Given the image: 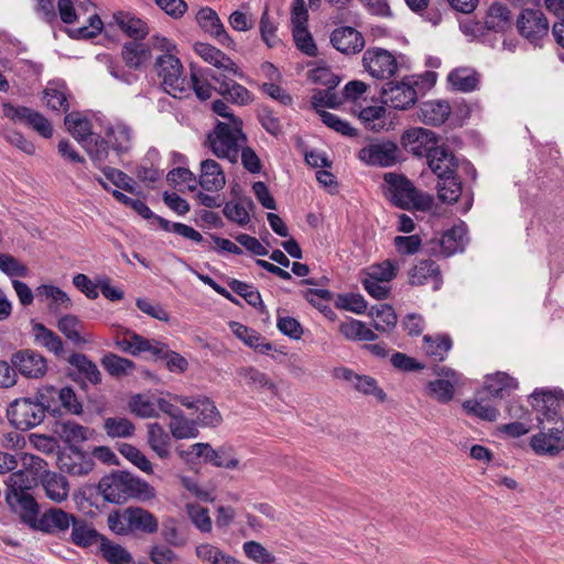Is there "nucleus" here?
Returning a JSON list of instances; mask_svg holds the SVG:
<instances>
[{
	"label": "nucleus",
	"mask_w": 564,
	"mask_h": 564,
	"mask_svg": "<svg viewBox=\"0 0 564 564\" xmlns=\"http://www.w3.org/2000/svg\"><path fill=\"white\" fill-rule=\"evenodd\" d=\"M191 85L196 97L202 101L209 99L213 91L223 96L227 102L238 106H247L252 101V94L245 86L226 74H216L212 69H206L198 75L192 68Z\"/></svg>",
	"instance_id": "f257e3e1"
},
{
	"label": "nucleus",
	"mask_w": 564,
	"mask_h": 564,
	"mask_svg": "<svg viewBox=\"0 0 564 564\" xmlns=\"http://www.w3.org/2000/svg\"><path fill=\"white\" fill-rule=\"evenodd\" d=\"M96 489L105 501L112 505H123L131 498L154 497V488L128 470H113L105 475Z\"/></svg>",
	"instance_id": "f03ea898"
},
{
	"label": "nucleus",
	"mask_w": 564,
	"mask_h": 564,
	"mask_svg": "<svg viewBox=\"0 0 564 564\" xmlns=\"http://www.w3.org/2000/svg\"><path fill=\"white\" fill-rule=\"evenodd\" d=\"M426 163L432 172L437 175V196L443 203L454 204L463 192V185L456 175L459 161L446 145H436L427 154Z\"/></svg>",
	"instance_id": "7ed1b4c3"
},
{
	"label": "nucleus",
	"mask_w": 564,
	"mask_h": 564,
	"mask_svg": "<svg viewBox=\"0 0 564 564\" xmlns=\"http://www.w3.org/2000/svg\"><path fill=\"white\" fill-rule=\"evenodd\" d=\"M390 204L403 210L426 213L432 209L434 197L416 188L404 174L390 172Z\"/></svg>",
	"instance_id": "20e7f679"
},
{
	"label": "nucleus",
	"mask_w": 564,
	"mask_h": 564,
	"mask_svg": "<svg viewBox=\"0 0 564 564\" xmlns=\"http://www.w3.org/2000/svg\"><path fill=\"white\" fill-rule=\"evenodd\" d=\"M23 471H17L9 476L6 481L4 499L10 510L20 516L23 523L31 529L35 525L40 513V506L35 498L23 486Z\"/></svg>",
	"instance_id": "39448f33"
},
{
	"label": "nucleus",
	"mask_w": 564,
	"mask_h": 564,
	"mask_svg": "<svg viewBox=\"0 0 564 564\" xmlns=\"http://www.w3.org/2000/svg\"><path fill=\"white\" fill-rule=\"evenodd\" d=\"M176 452L186 464H195L197 459L203 458L204 463L219 468L235 469L239 466L234 447L229 445L213 448L209 443H196L189 449L176 448Z\"/></svg>",
	"instance_id": "423d86ee"
},
{
	"label": "nucleus",
	"mask_w": 564,
	"mask_h": 564,
	"mask_svg": "<svg viewBox=\"0 0 564 564\" xmlns=\"http://www.w3.org/2000/svg\"><path fill=\"white\" fill-rule=\"evenodd\" d=\"M44 408L33 398L13 400L7 409L9 423L17 430L29 431L39 426L45 419Z\"/></svg>",
	"instance_id": "0eeeda50"
},
{
	"label": "nucleus",
	"mask_w": 564,
	"mask_h": 564,
	"mask_svg": "<svg viewBox=\"0 0 564 564\" xmlns=\"http://www.w3.org/2000/svg\"><path fill=\"white\" fill-rule=\"evenodd\" d=\"M239 141L245 142L242 135L236 131V127L223 121H217L214 131L207 135L213 153L219 159H229L231 162L237 161Z\"/></svg>",
	"instance_id": "6e6552de"
},
{
	"label": "nucleus",
	"mask_w": 564,
	"mask_h": 564,
	"mask_svg": "<svg viewBox=\"0 0 564 564\" xmlns=\"http://www.w3.org/2000/svg\"><path fill=\"white\" fill-rule=\"evenodd\" d=\"M516 28L520 36L536 47L549 35L550 23L540 9L524 8L517 17Z\"/></svg>",
	"instance_id": "1a4fd4ad"
},
{
	"label": "nucleus",
	"mask_w": 564,
	"mask_h": 564,
	"mask_svg": "<svg viewBox=\"0 0 564 564\" xmlns=\"http://www.w3.org/2000/svg\"><path fill=\"white\" fill-rule=\"evenodd\" d=\"M155 69L162 78V86L173 97L186 91V78L183 76V65L173 54H163L156 58Z\"/></svg>",
	"instance_id": "9d476101"
},
{
	"label": "nucleus",
	"mask_w": 564,
	"mask_h": 564,
	"mask_svg": "<svg viewBox=\"0 0 564 564\" xmlns=\"http://www.w3.org/2000/svg\"><path fill=\"white\" fill-rule=\"evenodd\" d=\"M2 110L4 117L13 122L23 123L32 128L41 137L50 139L53 135L51 122L41 112L26 106H13L11 102H4Z\"/></svg>",
	"instance_id": "9b49d317"
},
{
	"label": "nucleus",
	"mask_w": 564,
	"mask_h": 564,
	"mask_svg": "<svg viewBox=\"0 0 564 564\" xmlns=\"http://www.w3.org/2000/svg\"><path fill=\"white\" fill-rule=\"evenodd\" d=\"M531 405L539 412L540 424L563 420L560 409L564 404V392L562 390H535L530 395Z\"/></svg>",
	"instance_id": "f8f14e48"
},
{
	"label": "nucleus",
	"mask_w": 564,
	"mask_h": 564,
	"mask_svg": "<svg viewBox=\"0 0 564 564\" xmlns=\"http://www.w3.org/2000/svg\"><path fill=\"white\" fill-rule=\"evenodd\" d=\"M11 365L25 378L39 379L47 371L46 359L32 349H21L12 354Z\"/></svg>",
	"instance_id": "ddd939ff"
},
{
	"label": "nucleus",
	"mask_w": 564,
	"mask_h": 564,
	"mask_svg": "<svg viewBox=\"0 0 564 564\" xmlns=\"http://www.w3.org/2000/svg\"><path fill=\"white\" fill-rule=\"evenodd\" d=\"M436 143H438L436 133L424 128H412L401 135L402 148L417 158H427Z\"/></svg>",
	"instance_id": "4468645a"
},
{
	"label": "nucleus",
	"mask_w": 564,
	"mask_h": 564,
	"mask_svg": "<svg viewBox=\"0 0 564 564\" xmlns=\"http://www.w3.org/2000/svg\"><path fill=\"white\" fill-rule=\"evenodd\" d=\"M334 375L336 378L348 382L356 391L365 395H373L378 402H383L387 398L383 389L378 387L377 380L370 376L358 375L345 367L336 368Z\"/></svg>",
	"instance_id": "2eb2a0df"
},
{
	"label": "nucleus",
	"mask_w": 564,
	"mask_h": 564,
	"mask_svg": "<svg viewBox=\"0 0 564 564\" xmlns=\"http://www.w3.org/2000/svg\"><path fill=\"white\" fill-rule=\"evenodd\" d=\"M194 51L208 64L231 74L239 78H243V73L239 66L224 52L212 44L197 42L194 45Z\"/></svg>",
	"instance_id": "dca6fc26"
},
{
	"label": "nucleus",
	"mask_w": 564,
	"mask_h": 564,
	"mask_svg": "<svg viewBox=\"0 0 564 564\" xmlns=\"http://www.w3.org/2000/svg\"><path fill=\"white\" fill-rule=\"evenodd\" d=\"M58 467L72 476L88 475L95 467V460L77 446L69 447L68 454L58 456Z\"/></svg>",
	"instance_id": "f3484780"
},
{
	"label": "nucleus",
	"mask_w": 564,
	"mask_h": 564,
	"mask_svg": "<svg viewBox=\"0 0 564 564\" xmlns=\"http://www.w3.org/2000/svg\"><path fill=\"white\" fill-rule=\"evenodd\" d=\"M198 25L214 36L218 43L227 48H234L235 42L227 33L216 11L206 7L202 8L196 15Z\"/></svg>",
	"instance_id": "a211bd4d"
},
{
	"label": "nucleus",
	"mask_w": 564,
	"mask_h": 564,
	"mask_svg": "<svg viewBox=\"0 0 564 564\" xmlns=\"http://www.w3.org/2000/svg\"><path fill=\"white\" fill-rule=\"evenodd\" d=\"M332 45L344 54L359 53L365 46L362 34L351 26L335 29L330 34Z\"/></svg>",
	"instance_id": "6ab92c4d"
},
{
	"label": "nucleus",
	"mask_w": 564,
	"mask_h": 564,
	"mask_svg": "<svg viewBox=\"0 0 564 564\" xmlns=\"http://www.w3.org/2000/svg\"><path fill=\"white\" fill-rule=\"evenodd\" d=\"M67 361L72 367V369L68 371V376L73 380H77V378L85 379L94 386L101 382V373L97 365L85 354L73 352L68 357Z\"/></svg>",
	"instance_id": "aec40b11"
},
{
	"label": "nucleus",
	"mask_w": 564,
	"mask_h": 564,
	"mask_svg": "<svg viewBox=\"0 0 564 564\" xmlns=\"http://www.w3.org/2000/svg\"><path fill=\"white\" fill-rule=\"evenodd\" d=\"M142 41H128L121 47L122 61L130 69L139 70L152 58L151 45Z\"/></svg>",
	"instance_id": "412c9836"
},
{
	"label": "nucleus",
	"mask_w": 564,
	"mask_h": 564,
	"mask_svg": "<svg viewBox=\"0 0 564 564\" xmlns=\"http://www.w3.org/2000/svg\"><path fill=\"white\" fill-rule=\"evenodd\" d=\"M73 519H76V517L62 509L51 508L44 512L40 519L37 518L33 529L45 533L65 531L70 523L73 524Z\"/></svg>",
	"instance_id": "4be33fe9"
},
{
	"label": "nucleus",
	"mask_w": 564,
	"mask_h": 564,
	"mask_svg": "<svg viewBox=\"0 0 564 564\" xmlns=\"http://www.w3.org/2000/svg\"><path fill=\"white\" fill-rule=\"evenodd\" d=\"M113 20L131 41L144 40L150 33L147 22L130 12L118 11L113 14Z\"/></svg>",
	"instance_id": "5701e85b"
},
{
	"label": "nucleus",
	"mask_w": 564,
	"mask_h": 564,
	"mask_svg": "<svg viewBox=\"0 0 564 564\" xmlns=\"http://www.w3.org/2000/svg\"><path fill=\"white\" fill-rule=\"evenodd\" d=\"M384 282H388V260L379 265L370 267L362 280L366 291L377 300H382L388 294V288L381 285Z\"/></svg>",
	"instance_id": "b1692460"
},
{
	"label": "nucleus",
	"mask_w": 564,
	"mask_h": 564,
	"mask_svg": "<svg viewBox=\"0 0 564 564\" xmlns=\"http://www.w3.org/2000/svg\"><path fill=\"white\" fill-rule=\"evenodd\" d=\"M451 106L446 100H429L420 106V119L430 126L443 124L451 115Z\"/></svg>",
	"instance_id": "393cba45"
},
{
	"label": "nucleus",
	"mask_w": 564,
	"mask_h": 564,
	"mask_svg": "<svg viewBox=\"0 0 564 564\" xmlns=\"http://www.w3.org/2000/svg\"><path fill=\"white\" fill-rule=\"evenodd\" d=\"M229 328L236 337L242 340L247 346L261 354H269V351L273 349L272 344L264 341L265 338L259 332L249 328L239 322H230Z\"/></svg>",
	"instance_id": "a878e982"
},
{
	"label": "nucleus",
	"mask_w": 564,
	"mask_h": 564,
	"mask_svg": "<svg viewBox=\"0 0 564 564\" xmlns=\"http://www.w3.org/2000/svg\"><path fill=\"white\" fill-rule=\"evenodd\" d=\"M199 185L207 192L221 189L225 184V174L219 163L207 159L200 163Z\"/></svg>",
	"instance_id": "bb28decb"
},
{
	"label": "nucleus",
	"mask_w": 564,
	"mask_h": 564,
	"mask_svg": "<svg viewBox=\"0 0 564 564\" xmlns=\"http://www.w3.org/2000/svg\"><path fill=\"white\" fill-rule=\"evenodd\" d=\"M126 520L130 529L144 533H155L159 529L158 519L148 510L139 507H129L124 511Z\"/></svg>",
	"instance_id": "cd10ccee"
},
{
	"label": "nucleus",
	"mask_w": 564,
	"mask_h": 564,
	"mask_svg": "<svg viewBox=\"0 0 564 564\" xmlns=\"http://www.w3.org/2000/svg\"><path fill=\"white\" fill-rule=\"evenodd\" d=\"M72 542L80 547H89L96 543L101 544L105 535L100 534L91 524L84 519H73Z\"/></svg>",
	"instance_id": "c85d7f7f"
},
{
	"label": "nucleus",
	"mask_w": 564,
	"mask_h": 564,
	"mask_svg": "<svg viewBox=\"0 0 564 564\" xmlns=\"http://www.w3.org/2000/svg\"><path fill=\"white\" fill-rule=\"evenodd\" d=\"M236 373L240 380L250 388L257 390L267 389L274 395L278 393L276 384L268 377L267 373L260 371L256 367H239L237 368Z\"/></svg>",
	"instance_id": "c756f323"
},
{
	"label": "nucleus",
	"mask_w": 564,
	"mask_h": 564,
	"mask_svg": "<svg viewBox=\"0 0 564 564\" xmlns=\"http://www.w3.org/2000/svg\"><path fill=\"white\" fill-rule=\"evenodd\" d=\"M512 25V17L509 8L502 3L494 2L486 15V30L494 32H506Z\"/></svg>",
	"instance_id": "7c9ffc66"
},
{
	"label": "nucleus",
	"mask_w": 564,
	"mask_h": 564,
	"mask_svg": "<svg viewBox=\"0 0 564 564\" xmlns=\"http://www.w3.org/2000/svg\"><path fill=\"white\" fill-rule=\"evenodd\" d=\"M416 90L411 84L390 80V108L405 110L416 102Z\"/></svg>",
	"instance_id": "2f4dec72"
},
{
	"label": "nucleus",
	"mask_w": 564,
	"mask_h": 564,
	"mask_svg": "<svg viewBox=\"0 0 564 564\" xmlns=\"http://www.w3.org/2000/svg\"><path fill=\"white\" fill-rule=\"evenodd\" d=\"M105 135L118 156L131 149L132 130L124 123H117L106 130Z\"/></svg>",
	"instance_id": "473e14b6"
},
{
	"label": "nucleus",
	"mask_w": 564,
	"mask_h": 564,
	"mask_svg": "<svg viewBox=\"0 0 564 564\" xmlns=\"http://www.w3.org/2000/svg\"><path fill=\"white\" fill-rule=\"evenodd\" d=\"M530 445L538 455L555 457L564 451V437L547 435L541 431L531 437Z\"/></svg>",
	"instance_id": "72a5a7b5"
},
{
	"label": "nucleus",
	"mask_w": 564,
	"mask_h": 564,
	"mask_svg": "<svg viewBox=\"0 0 564 564\" xmlns=\"http://www.w3.org/2000/svg\"><path fill=\"white\" fill-rule=\"evenodd\" d=\"M56 433L65 443L72 446L85 442L88 438V429L70 420L57 421L54 425Z\"/></svg>",
	"instance_id": "f704fd0d"
},
{
	"label": "nucleus",
	"mask_w": 564,
	"mask_h": 564,
	"mask_svg": "<svg viewBox=\"0 0 564 564\" xmlns=\"http://www.w3.org/2000/svg\"><path fill=\"white\" fill-rule=\"evenodd\" d=\"M517 387V380L506 372H497L489 376L485 382V391L495 399L508 397L510 391L514 390Z\"/></svg>",
	"instance_id": "c9c22d12"
},
{
	"label": "nucleus",
	"mask_w": 564,
	"mask_h": 564,
	"mask_svg": "<svg viewBox=\"0 0 564 564\" xmlns=\"http://www.w3.org/2000/svg\"><path fill=\"white\" fill-rule=\"evenodd\" d=\"M82 144L97 169L106 167L105 162L108 160L109 149L111 148L106 135L101 137L93 133V137H89Z\"/></svg>",
	"instance_id": "e433bc0d"
},
{
	"label": "nucleus",
	"mask_w": 564,
	"mask_h": 564,
	"mask_svg": "<svg viewBox=\"0 0 564 564\" xmlns=\"http://www.w3.org/2000/svg\"><path fill=\"white\" fill-rule=\"evenodd\" d=\"M42 486L46 496L55 501L62 502L68 496V481L65 476L47 471L42 477Z\"/></svg>",
	"instance_id": "4c0bfd02"
},
{
	"label": "nucleus",
	"mask_w": 564,
	"mask_h": 564,
	"mask_svg": "<svg viewBox=\"0 0 564 564\" xmlns=\"http://www.w3.org/2000/svg\"><path fill=\"white\" fill-rule=\"evenodd\" d=\"M425 354L434 361H443L452 349L453 341L448 334H438L435 336L425 335L423 337Z\"/></svg>",
	"instance_id": "58836bf2"
},
{
	"label": "nucleus",
	"mask_w": 564,
	"mask_h": 564,
	"mask_svg": "<svg viewBox=\"0 0 564 564\" xmlns=\"http://www.w3.org/2000/svg\"><path fill=\"white\" fill-rule=\"evenodd\" d=\"M357 156L364 164L368 166L387 167L388 142L370 143L361 148Z\"/></svg>",
	"instance_id": "ea45409f"
},
{
	"label": "nucleus",
	"mask_w": 564,
	"mask_h": 564,
	"mask_svg": "<svg viewBox=\"0 0 564 564\" xmlns=\"http://www.w3.org/2000/svg\"><path fill=\"white\" fill-rule=\"evenodd\" d=\"M365 68L376 78H384L388 67V50L369 48L362 57Z\"/></svg>",
	"instance_id": "a19ab883"
},
{
	"label": "nucleus",
	"mask_w": 564,
	"mask_h": 564,
	"mask_svg": "<svg viewBox=\"0 0 564 564\" xmlns=\"http://www.w3.org/2000/svg\"><path fill=\"white\" fill-rule=\"evenodd\" d=\"M32 332L34 335V340L47 348L50 351H53L56 356H59L64 352L61 337L45 325L32 321Z\"/></svg>",
	"instance_id": "79ce46f5"
},
{
	"label": "nucleus",
	"mask_w": 564,
	"mask_h": 564,
	"mask_svg": "<svg viewBox=\"0 0 564 564\" xmlns=\"http://www.w3.org/2000/svg\"><path fill=\"white\" fill-rule=\"evenodd\" d=\"M447 80L454 90L464 93L475 90L479 83L478 74L475 70L466 67L453 69L448 74Z\"/></svg>",
	"instance_id": "37998d69"
},
{
	"label": "nucleus",
	"mask_w": 564,
	"mask_h": 564,
	"mask_svg": "<svg viewBox=\"0 0 564 564\" xmlns=\"http://www.w3.org/2000/svg\"><path fill=\"white\" fill-rule=\"evenodd\" d=\"M148 443L160 458L170 456L171 437L159 423L149 424Z\"/></svg>",
	"instance_id": "c03bdc74"
},
{
	"label": "nucleus",
	"mask_w": 564,
	"mask_h": 564,
	"mask_svg": "<svg viewBox=\"0 0 564 564\" xmlns=\"http://www.w3.org/2000/svg\"><path fill=\"white\" fill-rule=\"evenodd\" d=\"M64 124L79 143L86 142L89 137H93L91 123L87 118L82 117L80 112L66 113Z\"/></svg>",
	"instance_id": "a18cd8bd"
},
{
	"label": "nucleus",
	"mask_w": 564,
	"mask_h": 564,
	"mask_svg": "<svg viewBox=\"0 0 564 564\" xmlns=\"http://www.w3.org/2000/svg\"><path fill=\"white\" fill-rule=\"evenodd\" d=\"M43 98L46 100V106L54 111L67 112L69 109L64 84L50 82L43 90Z\"/></svg>",
	"instance_id": "49530a36"
},
{
	"label": "nucleus",
	"mask_w": 564,
	"mask_h": 564,
	"mask_svg": "<svg viewBox=\"0 0 564 564\" xmlns=\"http://www.w3.org/2000/svg\"><path fill=\"white\" fill-rule=\"evenodd\" d=\"M99 551L101 556L110 564H133L131 554L123 546L111 542L106 536L101 539Z\"/></svg>",
	"instance_id": "de8ad7c7"
},
{
	"label": "nucleus",
	"mask_w": 564,
	"mask_h": 564,
	"mask_svg": "<svg viewBox=\"0 0 564 564\" xmlns=\"http://www.w3.org/2000/svg\"><path fill=\"white\" fill-rule=\"evenodd\" d=\"M466 235L467 228L464 224H462L453 226L441 236L444 245L445 258L454 254L457 251L464 250Z\"/></svg>",
	"instance_id": "09e8293b"
},
{
	"label": "nucleus",
	"mask_w": 564,
	"mask_h": 564,
	"mask_svg": "<svg viewBox=\"0 0 564 564\" xmlns=\"http://www.w3.org/2000/svg\"><path fill=\"white\" fill-rule=\"evenodd\" d=\"M228 286L232 292L241 296L250 306L257 308L260 313L265 312V306L262 302L261 294L252 285L236 279H231L228 281Z\"/></svg>",
	"instance_id": "8fccbe9b"
},
{
	"label": "nucleus",
	"mask_w": 564,
	"mask_h": 564,
	"mask_svg": "<svg viewBox=\"0 0 564 564\" xmlns=\"http://www.w3.org/2000/svg\"><path fill=\"white\" fill-rule=\"evenodd\" d=\"M101 366L112 377L128 376L135 368V364L113 352L106 354L101 359Z\"/></svg>",
	"instance_id": "3c124183"
},
{
	"label": "nucleus",
	"mask_w": 564,
	"mask_h": 564,
	"mask_svg": "<svg viewBox=\"0 0 564 564\" xmlns=\"http://www.w3.org/2000/svg\"><path fill=\"white\" fill-rule=\"evenodd\" d=\"M199 416L197 417V424L205 427H216L221 424L223 416L217 409L215 402L208 397L200 398V403L197 405Z\"/></svg>",
	"instance_id": "603ef678"
},
{
	"label": "nucleus",
	"mask_w": 564,
	"mask_h": 564,
	"mask_svg": "<svg viewBox=\"0 0 564 564\" xmlns=\"http://www.w3.org/2000/svg\"><path fill=\"white\" fill-rule=\"evenodd\" d=\"M197 421L187 419L184 414H180L169 424L172 436L176 440L194 438L199 435Z\"/></svg>",
	"instance_id": "864d4df0"
},
{
	"label": "nucleus",
	"mask_w": 564,
	"mask_h": 564,
	"mask_svg": "<svg viewBox=\"0 0 564 564\" xmlns=\"http://www.w3.org/2000/svg\"><path fill=\"white\" fill-rule=\"evenodd\" d=\"M452 381L438 378L431 380L425 387V394L435 399L442 404H446L453 400L455 388Z\"/></svg>",
	"instance_id": "5fc2aeb1"
},
{
	"label": "nucleus",
	"mask_w": 564,
	"mask_h": 564,
	"mask_svg": "<svg viewBox=\"0 0 564 564\" xmlns=\"http://www.w3.org/2000/svg\"><path fill=\"white\" fill-rule=\"evenodd\" d=\"M123 338L116 339V346L123 352H128L132 356H137L141 352H145L149 349V339L132 332L126 330Z\"/></svg>",
	"instance_id": "6e6d98bb"
},
{
	"label": "nucleus",
	"mask_w": 564,
	"mask_h": 564,
	"mask_svg": "<svg viewBox=\"0 0 564 564\" xmlns=\"http://www.w3.org/2000/svg\"><path fill=\"white\" fill-rule=\"evenodd\" d=\"M484 398L466 400L463 402V409L468 415L488 422L496 421L499 415L498 409L489 404H484Z\"/></svg>",
	"instance_id": "4d7b16f0"
},
{
	"label": "nucleus",
	"mask_w": 564,
	"mask_h": 564,
	"mask_svg": "<svg viewBox=\"0 0 564 564\" xmlns=\"http://www.w3.org/2000/svg\"><path fill=\"white\" fill-rule=\"evenodd\" d=\"M440 274V267L431 259L421 260L413 267L410 273V282L413 285H422L426 283L430 278H435Z\"/></svg>",
	"instance_id": "13d9d810"
},
{
	"label": "nucleus",
	"mask_w": 564,
	"mask_h": 564,
	"mask_svg": "<svg viewBox=\"0 0 564 564\" xmlns=\"http://www.w3.org/2000/svg\"><path fill=\"white\" fill-rule=\"evenodd\" d=\"M82 327V322L77 316L72 314L61 317L57 322L58 330L75 345H82L86 343V340L79 334V328Z\"/></svg>",
	"instance_id": "bf43d9fd"
},
{
	"label": "nucleus",
	"mask_w": 564,
	"mask_h": 564,
	"mask_svg": "<svg viewBox=\"0 0 564 564\" xmlns=\"http://www.w3.org/2000/svg\"><path fill=\"white\" fill-rule=\"evenodd\" d=\"M58 391L53 386H45L37 390L35 397L33 398L34 402H37L40 405L44 408V413H50L52 416H61L62 412L58 406H54L55 398L58 399Z\"/></svg>",
	"instance_id": "052dcab7"
},
{
	"label": "nucleus",
	"mask_w": 564,
	"mask_h": 564,
	"mask_svg": "<svg viewBox=\"0 0 564 564\" xmlns=\"http://www.w3.org/2000/svg\"><path fill=\"white\" fill-rule=\"evenodd\" d=\"M104 429L108 436L115 437H130L134 433V424L126 417H107L104 423Z\"/></svg>",
	"instance_id": "680f3d73"
},
{
	"label": "nucleus",
	"mask_w": 564,
	"mask_h": 564,
	"mask_svg": "<svg viewBox=\"0 0 564 564\" xmlns=\"http://www.w3.org/2000/svg\"><path fill=\"white\" fill-rule=\"evenodd\" d=\"M293 40L296 48L306 56L314 57L318 50L307 26L292 28Z\"/></svg>",
	"instance_id": "e2e57ef3"
},
{
	"label": "nucleus",
	"mask_w": 564,
	"mask_h": 564,
	"mask_svg": "<svg viewBox=\"0 0 564 564\" xmlns=\"http://www.w3.org/2000/svg\"><path fill=\"white\" fill-rule=\"evenodd\" d=\"M340 333L348 339L375 340L377 335L362 322L350 321L340 325Z\"/></svg>",
	"instance_id": "0e129e2a"
},
{
	"label": "nucleus",
	"mask_w": 564,
	"mask_h": 564,
	"mask_svg": "<svg viewBox=\"0 0 564 564\" xmlns=\"http://www.w3.org/2000/svg\"><path fill=\"white\" fill-rule=\"evenodd\" d=\"M119 453L126 457L129 462H131L134 466L147 474H152L153 468L151 462L147 458V456L135 446L123 443L118 448Z\"/></svg>",
	"instance_id": "69168bd1"
},
{
	"label": "nucleus",
	"mask_w": 564,
	"mask_h": 564,
	"mask_svg": "<svg viewBox=\"0 0 564 564\" xmlns=\"http://www.w3.org/2000/svg\"><path fill=\"white\" fill-rule=\"evenodd\" d=\"M322 122L328 128L346 137H357L358 131L349 124V122L341 120L338 116L326 110H317Z\"/></svg>",
	"instance_id": "338daca9"
},
{
	"label": "nucleus",
	"mask_w": 564,
	"mask_h": 564,
	"mask_svg": "<svg viewBox=\"0 0 564 564\" xmlns=\"http://www.w3.org/2000/svg\"><path fill=\"white\" fill-rule=\"evenodd\" d=\"M242 549L247 557L259 564H273L275 562V556L257 541L245 542Z\"/></svg>",
	"instance_id": "774afa93"
}]
</instances>
